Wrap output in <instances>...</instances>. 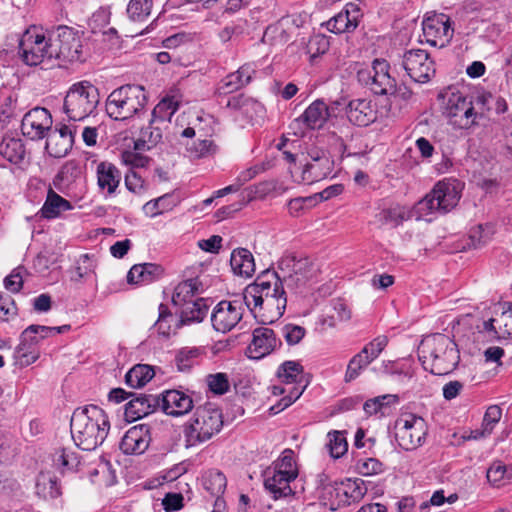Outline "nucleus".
Wrapping results in <instances>:
<instances>
[{
  "label": "nucleus",
  "instance_id": "obj_1",
  "mask_svg": "<svg viewBox=\"0 0 512 512\" xmlns=\"http://www.w3.org/2000/svg\"><path fill=\"white\" fill-rule=\"evenodd\" d=\"M70 428L74 443L82 450L92 451L106 439L110 422L103 409L88 405L74 410Z\"/></svg>",
  "mask_w": 512,
  "mask_h": 512
},
{
  "label": "nucleus",
  "instance_id": "obj_2",
  "mask_svg": "<svg viewBox=\"0 0 512 512\" xmlns=\"http://www.w3.org/2000/svg\"><path fill=\"white\" fill-rule=\"evenodd\" d=\"M419 360L434 375H446L459 363L456 343L447 335L436 333L425 337L418 348Z\"/></svg>",
  "mask_w": 512,
  "mask_h": 512
},
{
  "label": "nucleus",
  "instance_id": "obj_3",
  "mask_svg": "<svg viewBox=\"0 0 512 512\" xmlns=\"http://www.w3.org/2000/svg\"><path fill=\"white\" fill-rule=\"evenodd\" d=\"M147 100L143 86L126 84L109 94L105 108L110 118L124 121L144 111Z\"/></svg>",
  "mask_w": 512,
  "mask_h": 512
},
{
  "label": "nucleus",
  "instance_id": "obj_4",
  "mask_svg": "<svg viewBox=\"0 0 512 512\" xmlns=\"http://www.w3.org/2000/svg\"><path fill=\"white\" fill-rule=\"evenodd\" d=\"M99 101L98 88L89 81H80L68 89L63 102V112L70 121H82L96 110Z\"/></svg>",
  "mask_w": 512,
  "mask_h": 512
},
{
  "label": "nucleus",
  "instance_id": "obj_5",
  "mask_svg": "<svg viewBox=\"0 0 512 512\" xmlns=\"http://www.w3.org/2000/svg\"><path fill=\"white\" fill-rule=\"evenodd\" d=\"M461 190L462 184L458 180L452 178L441 180L416 204V211L420 216L435 212L445 214L458 204Z\"/></svg>",
  "mask_w": 512,
  "mask_h": 512
},
{
  "label": "nucleus",
  "instance_id": "obj_6",
  "mask_svg": "<svg viewBox=\"0 0 512 512\" xmlns=\"http://www.w3.org/2000/svg\"><path fill=\"white\" fill-rule=\"evenodd\" d=\"M223 426L222 413L211 405L196 408L191 422L185 426L186 446H196L217 434Z\"/></svg>",
  "mask_w": 512,
  "mask_h": 512
},
{
  "label": "nucleus",
  "instance_id": "obj_7",
  "mask_svg": "<svg viewBox=\"0 0 512 512\" xmlns=\"http://www.w3.org/2000/svg\"><path fill=\"white\" fill-rule=\"evenodd\" d=\"M50 57L62 63L80 61L82 57L81 37L68 26H58L49 34Z\"/></svg>",
  "mask_w": 512,
  "mask_h": 512
},
{
  "label": "nucleus",
  "instance_id": "obj_8",
  "mask_svg": "<svg viewBox=\"0 0 512 512\" xmlns=\"http://www.w3.org/2000/svg\"><path fill=\"white\" fill-rule=\"evenodd\" d=\"M428 433L423 417L404 413L394 423V436L398 446L405 451H413L424 445Z\"/></svg>",
  "mask_w": 512,
  "mask_h": 512
},
{
  "label": "nucleus",
  "instance_id": "obj_9",
  "mask_svg": "<svg viewBox=\"0 0 512 512\" xmlns=\"http://www.w3.org/2000/svg\"><path fill=\"white\" fill-rule=\"evenodd\" d=\"M49 38L36 27L28 28L19 39V55L29 66H36L44 60H51Z\"/></svg>",
  "mask_w": 512,
  "mask_h": 512
},
{
  "label": "nucleus",
  "instance_id": "obj_10",
  "mask_svg": "<svg viewBox=\"0 0 512 512\" xmlns=\"http://www.w3.org/2000/svg\"><path fill=\"white\" fill-rule=\"evenodd\" d=\"M284 282L281 276L274 270L267 269L261 272L255 281L249 284L243 291V299L247 307L255 305V296L265 301V299L274 298L281 294H285Z\"/></svg>",
  "mask_w": 512,
  "mask_h": 512
},
{
  "label": "nucleus",
  "instance_id": "obj_11",
  "mask_svg": "<svg viewBox=\"0 0 512 512\" xmlns=\"http://www.w3.org/2000/svg\"><path fill=\"white\" fill-rule=\"evenodd\" d=\"M422 30L426 43L439 48L447 46L454 34L450 17L435 11L426 13L422 22Z\"/></svg>",
  "mask_w": 512,
  "mask_h": 512
},
{
  "label": "nucleus",
  "instance_id": "obj_12",
  "mask_svg": "<svg viewBox=\"0 0 512 512\" xmlns=\"http://www.w3.org/2000/svg\"><path fill=\"white\" fill-rule=\"evenodd\" d=\"M278 268L281 278L287 287L299 288L314 276V266L308 258H297L294 255L283 256Z\"/></svg>",
  "mask_w": 512,
  "mask_h": 512
},
{
  "label": "nucleus",
  "instance_id": "obj_13",
  "mask_svg": "<svg viewBox=\"0 0 512 512\" xmlns=\"http://www.w3.org/2000/svg\"><path fill=\"white\" fill-rule=\"evenodd\" d=\"M358 79L377 95H388L396 91V80L390 76L386 60L375 59L370 70L358 72Z\"/></svg>",
  "mask_w": 512,
  "mask_h": 512
},
{
  "label": "nucleus",
  "instance_id": "obj_14",
  "mask_svg": "<svg viewBox=\"0 0 512 512\" xmlns=\"http://www.w3.org/2000/svg\"><path fill=\"white\" fill-rule=\"evenodd\" d=\"M402 67L407 75L417 83H426L435 74L434 61L422 49L406 51L402 58Z\"/></svg>",
  "mask_w": 512,
  "mask_h": 512
},
{
  "label": "nucleus",
  "instance_id": "obj_15",
  "mask_svg": "<svg viewBox=\"0 0 512 512\" xmlns=\"http://www.w3.org/2000/svg\"><path fill=\"white\" fill-rule=\"evenodd\" d=\"M243 305L240 301H220L211 313V323L215 331L223 334L234 329L243 317Z\"/></svg>",
  "mask_w": 512,
  "mask_h": 512
},
{
  "label": "nucleus",
  "instance_id": "obj_16",
  "mask_svg": "<svg viewBox=\"0 0 512 512\" xmlns=\"http://www.w3.org/2000/svg\"><path fill=\"white\" fill-rule=\"evenodd\" d=\"M254 294H256L254 292ZM256 297V295H254ZM287 305L286 293L274 298H267L263 301L260 296L255 298V305L248 307L255 318H258L262 324H271L277 321L285 312Z\"/></svg>",
  "mask_w": 512,
  "mask_h": 512
},
{
  "label": "nucleus",
  "instance_id": "obj_17",
  "mask_svg": "<svg viewBox=\"0 0 512 512\" xmlns=\"http://www.w3.org/2000/svg\"><path fill=\"white\" fill-rule=\"evenodd\" d=\"M52 116L46 108L36 107L27 112L21 123V130L31 139H42L51 130Z\"/></svg>",
  "mask_w": 512,
  "mask_h": 512
},
{
  "label": "nucleus",
  "instance_id": "obj_18",
  "mask_svg": "<svg viewBox=\"0 0 512 512\" xmlns=\"http://www.w3.org/2000/svg\"><path fill=\"white\" fill-rule=\"evenodd\" d=\"M361 18L359 6L355 3H347L341 12L327 21L326 28L335 34L351 33L358 27Z\"/></svg>",
  "mask_w": 512,
  "mask_h": 512
},
{
  "label": "nucleus",
  "instance_id": "obj_19",
  "mask_svg": "<svg viewBox=\"0 0 512 512\" xmlns=\"http://www.w3.org/2000/svg\"><path fill=\"white\" fill-rule=\"evenodd\" d=\"M151 441L150 428L148 425H136L131 427L122 437L120 449L124 454H142Z\"/></svg>",
  "mask_w": 512,
  "mask_h": 512
},
{
  "label": "nucleus",
  "instance_id": "obj_20",
  "mask_svg": "<svg viewBox=\"0 0 512 512\" xmlns=\"http://www.w3.org/2000/svg\"><path fill=\"white\" fill-rule=\"evenodd\" d=\"M345 110L348 120L360 127L368 126L377 118V110L370 99H353L347 104Z\"/></svg>",
  "mask_w": 512,
  "mask_h": 512
},
{
  "label": "nucleus",
  "instance_id": "obj_21",
  "mask_svg": "<svg viewBox=\"0 0 512 512\" xmlns=\"http://www.w3.org/2000/svg\"><path fill=\"white\" fill-rule=\"evenodd\" d=\"M252 335L253 338L248 347L251 358L260 359L281 345L274 331L268 327L255 328Z\"/></svg>",
  "mask_w": 512,
  "mask_h": 512
},
{
  "label": "nucleus",
  "instance_id": "obj_22",
  "mask_svg": "<svg viewBox=\"0 0 512 512\" xmlns=\"http://www.w3.org/2000/svg\"><path fill=\"white\" fill-rule=\"evenodd\" d=\"M125 405V416L129 421H136L153 413L160 405V398L152 394H136Z\"/></svg>",
  "mask_w": 512,
  "mask_h": 512
},
{
  "label": "nucleus",
  "instance_id": "obj_23",
  "mask_svg": "<svg viewBox=\"0 0 512 512\" xmlns=\"http://www.w3.org/2000/svg\"><path fill=\"white\" fill-rule=\"evenodd\" d=\"M181 136L190 140H187L184 145L186 151L191 158L200 159L214 155L217 152V145L210 138H202L199 133L197 139L193 140L196 136V131L192 127H187L181 131Z\"/></svg>",
  "mask_w": 512,
  "mask_h": 512
},
{
  "label": "nucleus",
  "instance_id": "obj_24",
  "mask_svg": "<svg viewBox=\"0 0 512 512\" xmlns=\"http://www.w3.org/2000/svg\"><path fill=\"white\" fill-rule=\"evenodd\" d=\"M39 342L31 326L21 333L20 343L15 351V358L21 366H28L38 359L39 352L36 347Z\"/></svg>",
  "mask_w": 512,
  "mask_h": 512
},
{
  "label": "nucleus",
  "instance_id": "obj_25",
  "mask_svg": "<svg viewBox=\"0 0 512 512\" xmlns=\"http://www.w3.org/2000/svg\"><path fill=\"white\" fill-rule=\"evenodd\" d=\"M160 401L163 411L171 416L187 414L194 406L191 396L180 390L164 392Z\"/></svg>",
  "mask_w": 512,
  "mask_h": 512
},
{
  "label": "nucleus",
  "instance_id": "obj_26",
  "mask_svg": "<svg viewBox=\"0 0 512 512\" xmlns=\"http://www.w3.org/2000/svg\"><path fill=\"white\" fill-rule=\"evenodd\" d=\"M167 126L161 123V120L150 118L148 125L142 127L139 137L134 142L135 150H149L161 142L163 138V131Z\"/></svg>",
  "mask_w": 512,
  "mask_h": 512
},
{
  "label": "nucleus",
  "instance_id": "obj_27",
  "mask_svg": "<svg viewBox=\"0 0 512 512\" xmlns=\"http://www.w3.org/2000/svg\"><path fill=\"white\" fill-rule=\"evenodd\" d=\"M254 74V68L250 64H245L237 71L228 74L221 80L218 86V92L220 94L233 93L248 85Z\"/></svg>",
  "mask_w": 512,
  "mask_h": 512
},
{
  "label": "nucleus",
  "instance_id": "obj_28",
  "mask_svg": "<svg viewBox=\"0 0 512 512\" xmlns=\"http://www.w3.org/2000/svg\"><path fill=\"white\" fill-rule=\"evenodd\" d=\"M208 303L205 298H196L179 307L180 319L176 323V328L185 324L201 322L208 313Z\"/></svg>",
  "mask_w": 512,
  "mask_h": 512
},
{
  "label": "nucleus",
  "instance_id": "obj_29",
  "mask_svg": "<svg viewBox=\"0 0 512 512\" xmlns=\"http://www.w3.org/2000/svg\"><path fill=\"white\" fill-rule=\"evenodd\" d=\"M97 184L100 190L108 195L115 193L121 181V173L118 168L109 162H100L96 169Z\"/></svg>",
  "mask_w": 512,
  "mask_h": 512
},
{
  "label": "nucleus",
  "instance_id": "obj_30",
  "mask_svg": "<svg viewBox=\"0 0 512 512\" xmlns=\"http://www.w3.org/2000/svg\"><path fill=\"white\" fill-rule=\"evenodd\" d=\"M264 476V486L266 490L272 494L274 499L293 494L290 483L296 478H288L287 475H282L280 472L274 471L270 468L265 471Z\"/></svg>",
  "mask_w": 512,
  "mask_h": 512
},
{
  "label": "nucleus",
  "instance_id": "obj_31",
  "mask_svg": "<svg viewBox=\"0 0 512 512\" xmlns=\"http://www.w3.org/2000/svg\"><path fill=\"white\" fill-rule=\"evenodd\" d=\"M329 116L328 106L323 100L318 99L312 102L296 121H302L310 129H320Z\"/></svg>",
  "mask_w": 512,
  "mask_h": 512
},
{
  "label": "nucleus",
  "instance_id": "obj_32",
  "mask_svg": "<svg viewBox=\"0 0 512 512\" xmlns=\"http://www.w3.org/2000/svg\"><path fill=\"white\" fill-rule=\"evenodd\" d=\"M163 268L155 263L135 264L127 274L129 284L150 283L163 275Z\"/></svg>",
  "mask_w": 512,
  "mask_h": 512
},
{
  "label": "nucleus",
  "instance_id": "obj_33",
  "mask_svg": "<svg viewBox=\"0 0 512 512\" xmlns=\"http://www.w3.org/2000/svg\"><path fill=\"white\" fill-rule=\"evenodd\" d=\"M333 160L320 159L317 162H306L302 169L301 181L312 184L328 177L333 171Z\"/></svg>",
  "mask_w": 512,
  "mask_h": 512
},
{
  "label": "nucleus",
  "instance_id": "obj_34",
  "mask_svg": "<svg viewBox=\"0 0 512 512\" xmlns=\"http://www.w3.org/2000/svg\"><path fill=\"white\" fill-rule=\"evenodd\" d=\"M203 487L212 496L216 497L214 507H224V500L221 495L224 493L227 485L225 475L218 470H210L203 475Z\"/></svg>",
  "mask_w": 512,
  "mask_h": 512
},
{
  "label": "nucleus",
  "instance_id": "obj_35",
  "mask_svg": "<svg viewBox=\"0 0 512 512\" xmlns=\"http://www.w3.org/2000/svg\"><path fill=\"white\" fill-rule=\"evenodd\" d=\"M230 265L234 274L242 277H251L255 272V262L252 253L246 248L233 250Z\"/></svg>",
  "mask_w": 512,
  "mask_h": 512
},
{
  "label": "nucleus",
  "instance_id": "obj_36",
  "mask_svg": "<svg viewBox=\"0 0 512 512\" xmlns=\"http://www.w3.org/2000/svg\"><path fill=\"white\" fill-rule=\"evenodd\" d=\"M72 204L57 194L52 188H49L46 200L41 208L42 217L53 219L58 217L62 212L71 210Z\"/></svg>",
  "mask_w": 512,
  "mask_h": 512
},
{
  "label": "nucleus",
  "instance_id": "obj_37",
  "mask_svg": "<svg viewBox=\"0 0 512 512\" xmlns=\"http://www.w3.org/2000/svg\"><path fill=\"white\" fill-rule=\"evenodd\" d=\"M226 106L235 111H239L250 119H252L254 115L261 114L264 110L260 102L244 94L230 97Z\"/></svg>",
  "mask_w": 512,
  "mask_h": 512
},
{
  "label": "nucleus",
  "instance_id": "obj_38",
  "mask_svg": "<svg viewBox=\"0 0 512 512\" xmlns=\"http://www.w3.org/2000/svg\"><path fill=\"white\" fill-rule=\"evenodd\" d=\"M199 280L191 278L179 283L174 290L172 303L174 306L180 307L190 301H194L199 291Z\"/></svg>",
  "mask_w": 512,
  "mask_h": 512
},
{
  "label": "nucleus",
  "instance_id": "obj_39",
  "mask_svg": "<svg viewBox=\"0 0 512 512\" xmlns=\"http://www.w3.org/2000/svg\"><path fill=\"white\" fill-rule=\"evenodd\" d=\"M0 155L7 161L18 164L25 156V147L20 139L5 136L0 142Z\"/></svg>",
  "mask_w": 512,
  "mask_h": 512
},
{
  "label": "nucleus",
  "instance_id": "obj_40",
  "mask_svg": "<svg viewBox=\"0 0 512 512\" xmlns=\"http://www.w3.org/2000/svg\"><path fill=\"white\" fill-rule=\"evenodd\" d=\"M154 375L155 372L152 366L137 364L126 373L125 382L131 388H140L145 386Z\"/></svg>",
  "mask_w": 512,
  "mask_h": 512
},
{
  "label": "nucleus",
  "instance_id": "obj_41",
  "mask_svg": "<svg viewBox=\"0 0 512 512\" xmlns=\"http://www.w3.org/2000/svg\"><path fill=\"white\" fill-rule=\"evenodd\" d=\"M179 100L175 95L165 96L152 110L151 118L161 120L167 126L172 116L179 108Z\"/></svg>",
  "mask_w": 512,
  "mask_h": 512
},
{
  "label": "nucleus",
  "instance_id": "obj_42",
  "mask_svg": "<svg viewBox=\"0 0 512 512\" xmlns=\"http://www.w3.org/2000/svg\"><path fill=\"white\" fill-rule=\"evenodd\" d=\"M178 204L177 198L173 194H164L157 199L148 201L143 206L144 213L149 217H156L164 212L170 211Z\"/></svg>",
  "mask_w": 512,
  "mask_h": 512
},
{
  "label": "nucleus",
  "instance_id": "obj_43",
  "mask_svg": "<svg viewBox=\"0 0 512 512\" xmlns=\"http://www.w3.org/2000/svg\"><path fill=\"white\" fill-rule=\"evenodd\" d=\"M153 0H130L127 5L126 13L130 20L134 22H144L151 14Z\"/></svg>",
  "mask_w": 512,
  "mask_h": 512
},
{
  "label": "nucleus",
  "instance_id": "obj_44",
  "mask_svg": "<svg viewBox=\"0 0 512 512\" xmlns=\"http://www.w3.org/2000/svg\"><path fill=\"white\" fill-rule=\"evenodd\" d=\"M74 140L62 138L56 134H48L45 149L54 158H62L68 154L73 146Z\"/></svg>",
  "mask_w": 512,
  "mask_h": 512
},
{
  "label": "nucleus",
  "instance_id": "obj_45",
  "mask_svg": "<svg viewBox=\"0 0 512 512\" xmlns=\"http://www.w3.org/2000/svg\"><path fill=\"white\" fill-rule=\"evenodd\" d=\"M407 217L406 209L400 205L382 209L378 214H376V219L382 226L390 225L396 227L407 219Z\"/></svg>",
  "mask_w": 512,
  "mask_h": 512
},
{
  "label": "nucleus",
  "instance_id": "obj_46",
  "mask_svg": "<svg viewBox=\"0 0 512 512\" xmlns=\"http://www.w3.org/2000/svg\"><path fill=\"white\" fill-rule=\"evenodd\" d=\"M271 469L282 475H287L288 478H297L298 469L293 458V451L291 449L284 450Z\"/></svg>",
  "mask_w": 512,
  "mask_h": 512
},
{
  "label": "nucleus",
  "instance_id": "obj_47",
  "mask_svg": "<svg viewBox=\"0 0 512 512\" xmlns=\"http://www.w3.org/2000/svg\"><path fill=\"white\" fill-rule=\"evenodd\" d=\"M36 492L44 498H56L60 495V488L57 479L46 474L37 478Z\"/></svg>",
  "mask_w": 512,
  "mask_h": 512
},
{
  "label": "nucleus",
  "instance_id": "obj_48",
  "mask_svg": "<svg viewBox=\"0 0 512 512\" xmlns=\"http://www.w3.org/2000/svg\"><path fill=\"white\" fill-rule=\"evenodd\" d=\"M399 401V397L393 394H385L372 399L367 400L363 404V409L365 413L369 416L377 414L378 412H383V409L390 406L391 404H396Z\"/></svg>",
  "mask_w": 512,
  "mask_h": 512
},
{
  "label": "nucleus",
  "instance_id": "obj_49",
  "mask_svg": "<svg viewBox=\"0 0 512 512\" xmlns=\"http://www.w3.org/2000/svg\"><path fill=\"white\" fill-rule=\"evenodd\" d=\"M302 372L303 367L298 362L286 361L279 366L277 376L283 383L292 384L298 382Z\"/></svg>",
  "mask_w": 512,
  "mask_h": 512
},
{
  "label": "nucleus",
  "instance_id": "obj_50",
  "mask_svg": "<svg viewBox=\"0 0 512 512\" xmlns=\"http://www.w3.org/2000/svg\"><path fill=\"white\" fill-rule=\"evenodd\" d=\"M371 362L369 361L368 357L364 355L361 351L354 355L346 369L345 373V382H351L355 380Z\"/></svg>",
  "mask_w": 512,
  "mask_h": 512
},
{
  "label": "nucleus",
  "instance_id": "obj_51",
  "mask_svg": "<svg viewBox=\"0 0 512 512\" xmlns=\"http://www.w3.org/2000/svg\"><path fill=\"white\" fill-rule=\"evenodd\" d=\"M200 355L198 348H182L175 357V363L179 371H189L197 361Z\"/></svg>",
  "mask_w": 512,
  "mask_h": 512
},
{
  "label": "nucleus",
  "instance_id": "obj_52",
  "mask_svg": "<svg viewBox=\"0 0 512 512\" xmlns=\"http://www.w3.org/2000/svg\"><path fill=\"white\" fill-rule=\"evenodd\" d=\"M328 438L330 455L335 459L342 457L348 450V443L344 433L340 431H333L328 433Z\"/></svg>",
  "mask_w": 512,
  "mask_h": 512
},
{
  "label": "nucleus",
  "instance_id": "obj_53",
  "mask_svg": "<svg viewBox=\"0 0 512 512\" xmlns=\"http://www.w3.org/2000/svg\"><path fill=\"white\" fill-rule=\"evenodd\" d=\"M53 462L58 469L63 471L65 469H73L75 466H77L78 459L72 450L61 448L55 452Z\"/></svg>",
  "mask_w": 512,
  "mask_h": 512
},
{
  "label": "nucleus",
  "instance_id": "obj_54",
  "mask_svg": "<svg viewBox=\"0 0 512 512\" xmlns=\"http://www.w3.org/2000/svg\"><path fill=\"white\" fill-rule=\"evenodd\" d=\"M471 101L467 99V97L463 96L461 93H453L447 102L446 112L448 117L451 119H458L461 113L464 111L466 106Z\"/></svg>",
  "mask_w": 512,
  "mask_h": 512
},
{
  "label": "nucleus",
  "instance_id": "obj_55",
  "mask_svg": "<svg viewBox=\"0 0 512 512\" xmlns=\"http://www.w3.org/2000/svg\"><path fill=\"white\" fill-rule=\"evenodd\" d=\"M80 174V167L76 160L67 161L60 169L54 179V184L57 186L61 182H71Z\"/></svg>",
  "mask_w": 512,
  "mask_h": 512
},
{
  "label": "nucleus",
  "instance_id": "obj_56",
  "mask_svg": "<svg viewBox=\"0 0 512 512\" xmlns=\"http://www.w3.org/2000/svg\"><path fill=\"white\" fill-rule=\"evenodd\" d=\"M388 344V338L386 336H378L366 344L361 352L366 355L370 362L374 361Z\"/></svg>",
  "mask_w": 512,
  "mask_h": 512
},
{
  "label": "nucleus",
  "instance_id": "obj_57",
  "mask_svg": "<svg viewBox=\"0 0 512 512\" xmlns=\"http://www.w3.org/2000/svg\"><path fill=\"white\" fill-rule=\"evenodd\" d=\"M174 320L172 313L164 304L159 306V316L155 323V327L159 334L168 337L171 333V322Z\"/></svg>",
  "mask_w": 512,
  "mask_h": 512
},
{
  "label": "nucleus",
  "instance_id": "obj_58",
  "mask_svg": "<svg viewBox=\"0 0 512 512\" xmlns=\"http://www.w3.org/2000/svg\"><path fill=\"white\" fill-rule=\"evenodd\" d=\"M305 334V328L299 325L289 323L281 327V335L289 346L298 344Z\"/></svg>",
  "mask_w": 512,
  "mask_h": 512
},
{
  "label": "nucleus",
  "instance_id": "obj_59",
  "mask_svg": "<svg viewBox=\"0 0 512 512\" xmlns=\"http://www.w3.org/2000/svg\"><path fill=\"white\" fill-rule=\"evenodd\" d=\"M207 384L214 394L223 395L229 390V380L225 373L210 374L207 376Z\"/></svg>",
  "mask_w": 512,
  "mask_h": 512
},
{
  "label": "nucleus",
  "instance_id": "obj_60",
  "mask_svg": "<svg viewBox=\"0 0 512 512\" xmlns=\"http://www.w3.org/2000/svg\"><path fill=\"white\" fill-rule=\"evenodd\" d=\"M502 417V409L498 405H491L487 408L483 421L482 427L486 432L491 434L495 426L499 423Z\"/></svg>",
  "mask_w": 512,
  "mask_h": 512
},
{
  "label": "nucleus",
  "instance_id": "obj_61",
  "mask_svg": "<svg viewBox=\"0 0 512 512\" xmlns=\"http://www.w3.org/2000/svg\"><path fill=\"white\" fill-rule=\"evenodd\" d=\"M16 315L17 307L13 298L6 293H0V320L9 321Z\"/></svg>",
  "mask_w": 512,
  "mask_h": 512
},
{
  "label": "nucleus",
  "instance_id": "obj_62",
  "mask_svg": "<svg viewBox=\"0 0 512 512\" xmlns=\"http://www.w3.org/2000/svg\"><path fill=\"white\" fill-rule=\"evenodd\" d=\"M479 114L474 110L472 101L466 106L464 111L453 121L454 124L458 125L462 129H469L477 123Z\"/></svg>",
  "mask_w": 512,
  "mask_h": 512
},
{
  "label": "nucleus",
  "instance_id": "obj_63",
  "mask_svg": "<svg viewBox=\"0 0 512 512\" xmlns=\"http://www.w3.org/2000/svg\"><path fill=\"white\" fill-rule=\"evenodd\" d=\"M486 477L491 484L499 486L507 478V468L499 461L494 462L487 470Z\"/></svg>",
  "mask_w": 512,
  "mask_h": 512
},
{
  "label": "nucleus",
  "instance_id": "obj_64",
  "mask_svg": "<svg viewBox=\"0 0 512 512\" xmlns=\"http://www.w3.org/2000/svg\"><path fill=\"white\" fill-rule=\"evenodd\" d=\"M25 269L23 267L15 268L7 277L4 279V286L7 290L16 293L19 292L23 286V273Z\"/></svg>",
  "mask_w": 512,
  "mask_h": 512
}]
</instances>
